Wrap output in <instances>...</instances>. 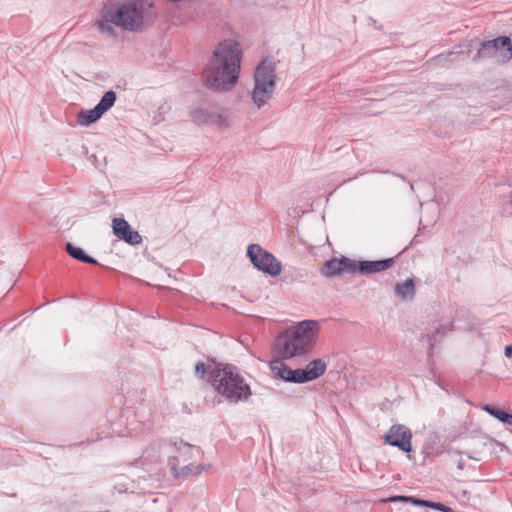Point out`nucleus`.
Here are the masks:
<instances>
[{
  "mask_svg": "<svg viewBox=\"0 0 512 512\" xmlns=\"http://www.w3.org/2000/svg\"><path fill=\"white\" fill-rule=\"evenodd\" d=\"M114 235L129 245H138L142 237L138 231L133 230L131 225L124 218H114L112 221Z\"/></svg>",
  "mask_w": 512,
  "mask_h": 512,
  "instance_id": "10",
  "label": "nucleus"
},
{
  "mask_svg": "<svg viewBox=\"0 0 512 512\" xmlns=\"http://www.w3.org/2000/svg\"><path fill=\"white\" fill-rule=\"evenodd\" d=\"M394 263V258L356 261L346 256H341L340 258H332L326 261L321 269V273L327 278L336 277L344 272L370 275L388 270Z\"/></svg>",
  "mask_w": 512,
  "mask_h": 512,
  "instance_id": "5",
  "label": "nucleus"
},
{
  "mask_svg": "<svg viewBox=\"0 0 512 512\" xmlns=\"http://www.w3.org/2000/svg\"><path fill=\"white\" fill-rule=\"evenodd\" d=\"M395 293L401 299H412L415 295V282L409 278L404 282L396 283Z\"/></svg>",
  "mask_w": 512,
  "mask_h": 512,
  "instance_id": "22",
  "label": "nucleus"
},
{
  "mask_svg": "<svg viewBox=\"0 0 512 512\" xmlns=\"http://www.w3.org/2000/svg\"><path fill=\"white\" fill-rule=\"evenodd\" d=\"M384 442L390 446L397 447L399 450L410 453L412 451L411 430L402 424H394L383 437Z\"/></svg>",
  "mask_w": 512,
  "mask_h": 512,
  "instance_id": "8",
  "label": "nucleus"
},
{
  "mask_svg": "<svg viewBox=\"0 0 512 512\" xmlns=\"http://www.w3.org/2000/svg\"><path fill=\"white\" fill-rule=\"evenodd\" d=\"M453 329V322L450 320L435 322L430 327L425 328L421 333V340L427 343L428 355H432L433 348Z\"/></svg>",
  "mask_w": 512,
  "mask_h": 512,
  "instance_id": "9",
  "label": "nucleus"
},
{
  "mask_svg": "<svg viewBox=\"0 0 512 512\" xmlns=\"http://www.w3.org/2000/svg\"><path fill=\"white\" fill-rule=\"evenodd\" d=\"M421 507L431 508L441 512H455L451 507L441 503L422 499Z\"/></svg>",
  "mask_w": 512,
  "mask_h": 512,
  "instance_id": "26",
  "label": "nucleus"
},
{
  "mask_svg": "<svg viewBox=\"0 0 512 512\" xmlns=\"http://www.w3.org/2000/svg\"><path fill=\"white\" fill-rule=\"evenodd\" d=\"M101 18L95 22L96 28L103 34L108 35L110 37H117V31L114 28L116 26V22L112 21L111 15L112 6H105L102 8L100 12Z\"/></svg>",
  "mask_w": 512,
  "mask_h": 512,
  "instance_id": "13",
  "label": "nucleus"
},
{
  "mask_svg": "<svg viewBox=\"0 0 512 512\" xmlns=\"http://www.w3.org/2000/svg\"><path fill=\"white\" fill-rule=\"evenodd\" d=\"M111 19L116 26L128 32H142L150 27L158 16L150 0H126L112 7Z\"/></svg>",
  "mask_w": 512,
  "mask_h": 512,
  "instance_id": "3",
  "label": "nucleus"
},
{
  "mask_svg": "<svg viewBox=\"0 0 512 512\" xmlns=\"http://www.w3.org/2000/svg\"><path fill=\"white\" fill-rule=\"evenodd\" d=\"M189 115L197 125L218 124L222 120L219 114L200 107L191 108Z\"/></svg>",
  "mask_w": 512,
  "mask_h": 512,
  "instance_id": "14",
  "label": "nucleus"
},
{
  "mask_svg": "<svg viewBox=\"0 0 512 512\" xmlns=\"http://www.w3.org/2000/svg\"><path fill=\"white\" fill-rule=\"evenodd\" d=\"M307 382H309V381L306 376L304 368L303 369H301V368L293 369L290 383L303 384V383H307Z\"/></svg>",
  "mask_w": 512,
  "mask_h": 512,
  "instance_id": "27",
  "label": "nucleus"
},
{
  "mask_svg": "<svg viewBox=\"0 0 512 512\" xmlns=\"http://www.w3.org/2000/svg\"><path fill=\"white\" fill-rule=\"evenodd\" d=\"M482 409L484 411H486L488 414H490L491 416L495 417L500 422L507 424V425H512V414L511 413H509L503 409H499L490 404H485L482 407Z\"/></svg>",
  "mask_w": 512,
  "mask_h": 512,
  "instance_id": "23",
  "label": "nucleus"
},
{
  "mask_svg": "<svg viewBox=\"0 0 512 512\" xmlns=\"http://www.w3.org/2000/svg\"><path fill=\"white\" fill-rule=\"evenodd\" d=\"M496 45V42L491 40L482 41L480 43V46L476 52V54L473 56L472 60L477 62L483 59H495V50L494 46Z\"/></svg>",
  "mask_w": 512,
  "mask_h": 512,
  "instance_id": "20",
  "label": "nucleus"
},
{
  "mask_svg": "<svg viewBox=\"0 0 512 512\" xmlns=\"http://www.w3.org/2000/svg\"><path fill=\"white\" fill-rule=\"evenodd\" d=\"M65 250L69 256H71L72 258H74L80 262L93 264V265L98 264L96 259H94L93 257L86 254L82 248L77 247L70 242L66 243Z\"/></svg>",
  "mask_w": 512,
  "mask_h": 512,
  "instance_id": "18",
  "label": "nucleus"
},
{
  "mask_svg": "<svg viewBox=\"0 0 512 512\" xmlns=\"http://www.w3.org/2000/svg\"><path fill=\"white\" fill-rule=\"evenodd\" d=\"M212 374L213 388L229 403L246 402L251 397V387L238 372L237 367L223 364L220 368H214Z\"/></svg>",
  "mask_w": 512,
  "mask_h": 512,
  "instance_id": "4",
  "label": "nucleus"
},
{
  "mask_svg": "<svg viewBox=\"0 0 512 512\" xmlns=\"http://www.w3.org/2000/svg\"><path fill=\"white\" fill-rule=\"evenodd\" d=\"M247 256L258 270L270 276H278L281 273V262L270 252L258 244H251L247 248Z\"/></svg>",
  "mask_w": 512,
  "mask_h": 512,
  "instance_id": "7",
  "label": "nucleus"
},
{
  "mask_svg": "<svg viewBox=\"0 0 512 512\" xmlns=\"http://www.w3.org/2000/svg\"><path fill=\"white\" fill-rule=\"evenodd\" d=\"M492 41L496 42L495 62L500 65L508 63L512 59V41L509 36H498Z\"/></svg>",
  "mask_w": 512,
  "mask_h": 512,
  "instance_id": "11",
  "label": "nucleus"
},
{
  "mask_svg": "<svg viewBox=\"0 0 512 512\" xmlns=\"http://www.w3.org/2000/svg\"><path fill=\"white\" fill-rule=\"evenodd\" d=\"M276 62L265 57L256 66L254 72L253 103L261 108L272 96L276 86Z\"/></svg>",
  "mask_w": 512,
  "mask_h": 512,
  "instance_id": "6",
  "label": "nucleus"
},
{
  "mask_svg": "<svg viewBox=\"0 0 512 512\" xmlns=\"http://www.w3.org/2000/svg\"><path fill=\"white\" fill-rule=\"evenodd\" d=\"M457 468L463 470L465 468V462L463 460H459L457 462Z\"/></svg>",
  "mask_w": 512,
  "mask_h": 512,
  "instance_id": "29",
  "label": "nucleus"
},
{
  "mask_svg": "<svg viewBox=\"0 0 512 512\" xmlns=\"http://www.w3.org/2000/svg\"><path fill=\"white\" fill-rule=\"evenodd\" d=\"M222 365L223 363H217L215 361H212L209 364H205L204 362L199 361L195 364L194 372L196 377L205 379L213 385L212 371L214 370V368L222 367Z\"/></svg>",
  "mask_w": 512,
  "mask_h": 512,
  "instance_id": "16",
  "label": "nucleus"
},
{
  "mask_svg": "<svg viewBox=\"0 0 512 512\" xmlns=\"http://www.w3.org/2000/svg\"><path fill=\"white\" fill-rule=\"evenodd\" d=\"M468 458H469V459L478 460L477 458H474V457H472V456H470V455L468 456Z\"/></svg>",
  "mask_w": 512,
  "mask_h": 512,
  "instance_id": "30",
  "label": "nucleus"
},
{
  "mask_svg": "<svg viewBox=\"0 0 512 512\" xmlns=\"http://www.w3.org/2000/svg\"><path fill=\"white\" fill-rule=\"evenodd\" d=\"M320 322L306 319L286 329L276 340V350L282 359L308 354L317 343Z\"/></svg>",
  "mask_w": 512,
  "mask_h": 512,
  "instance_id": "2",
  "label": "nucleus"
},
{
  "mask_svg": "<svg viewBox=\"0 0 512 512\" xmlns=\"http://www.w3.org/2000/svg\"><path fill=\"white\" fill-rule=\"evenodd\" d=\"M284 359H279L272 361L270 364L271 371L280 378L281 380L290 383L293 369H291L286 363L283 362Z\"/></svg>",
  "mask_w": 512,
  "mask_h": 512,
  "instance_id": "19",
  "label": "nucleus"
},
{
  "mask_svg": "<svg viewBox=\"0 0 512 512\" xmlns=\"http://www.w3.org/2000/svg\"><path fill=\"white\" fill-rule=\"evenodd\" d=\"M177 462H178V457H170L168 460V464L170 466L171 473L176 479H180V478L186 479L190 475H198V474L202 473L203 471H205L208 467L204 464H199V465L188 464V465H185L182 468L178 469Z\"/></svg>",
  "mask_w": 512,
  "mask_h": 512,
  "instance_id": "12",
  "label": "nucleus"
},
{
  "mask_svg": "<svg viewBox=\"0 0 512 512\" xmlns=\"http://www.w3.org/2000/svg\"><path fill=\"white\" fill-rule=\"evenodd\" d=\"M172 445L178 452V460L181 458L183 461H187L193 458V452H200V448L189 443L184 442L183 440H175L171 441Z\"/></svg>",
  "mask_w": 512,
  "mask_h": 512,
  "instance_id": "17",
  "label": "nucleus"
},
{
  "mask_svg": "<svg viewBox=\"0 0 512 512\" xmlns=\"http://www.w3.org/2000/svg\"><path fill=\"white\" fill-rule=\"evenodd\" d=\"M103 113L95 106L90 110H82L78 114V123L81 126L88 127L102 117Z\"/></svg>",
  "mask_w": 512,
  "mask_h": 512,
  "instance_id": "21",
  "label": "nucleus"
},
{
  "mask_svg": "<svg viewBox=\"0 0 512 512\" xmlns=\"http://www.w3.org/2000/svg\"><path fill=\"white\" fill-rule=\"evenodd\" d=\"M504 355H505L507 358H511V357H512V345H507V346H505V349H504Z\"/></svg>",
  "mask_w": 512,
  "mask_h": 512,
  "instance_id": "28",
  "label": "nucleus"
},
{
  "mask_svg": "<svg viewBox=\"0 0 512 512\" xmlns=\"http://www.w3.org/2000/svg\"><path fill=\"white\" fill-rule=\"evenodd\" d=\"M509 202L512 204V193H511Z\"/></svg>",
  "mask_w": 512,
  "mask_h": 512,
  "instance_id": "31",
  "label": "nucleus"
},
{
  "mask_svg": "<svg viewBox=\"0 0 512 512\" xmlns=\"http://www.w3.org/2000/svg\"><path fill=\"white\" fill-rule=\"evenodd\" d=\"M117 99L113 90H108L101 97L100 101L95 105L103 114L113 107Z\"/></svg>",
  "mask_w": 512,
  "mask_h": 512,
  "instance_id": "24",
  "label": "nucleus"
},
{
  "mask_svg": "<svg viewBox=\"0 0 512 512\" xmlns=\"http://www.w3.org/2000/svg\"><path fill=\"white\" fill-rule=\"evenodd\" d=\"M242 52L233 40H224L214 50L202 72L205 87L214 91H229L238 82Z\"/></svg>",
  "mask_w": 512,
  "mask_h": 512,
  "instance_id": "1",
  "label": "nucleus"
},
{
  "mask_svg": "<svg viewBox=\"0 0 512 512\" xmlns=\"http://www.w3.org/2000/svg\"><path fill=\"white\" fill-rule=\"evenodd\" d=\"M327 369V364L322 358L310 361L304 368L308 381H313L322 376Z\"/></svg>",
  "mask_w": 512,
  "mask_h": 512,
  "instance_id": "15",
  "label": "nucleus"
},
{
  "mask_svg": "<svg viewBox=\"0 0 512 512\" xmlns=\"http://www.w3.org/2000/svg\"><path fill=\"white\" fill-rule=\"evenodd\" d=\"M384 501L385 502H391V503H395V502L410 503V504H412L414 506H420V507H421V504H422V499L417 498L415 496H406V495L390 496L389 498H387Z\"/></svg>",
  "mask_w": 512,
  "mask_h": 512,
  "instance_id": "25",
  "label": "nucleus"
}]
</instances>
